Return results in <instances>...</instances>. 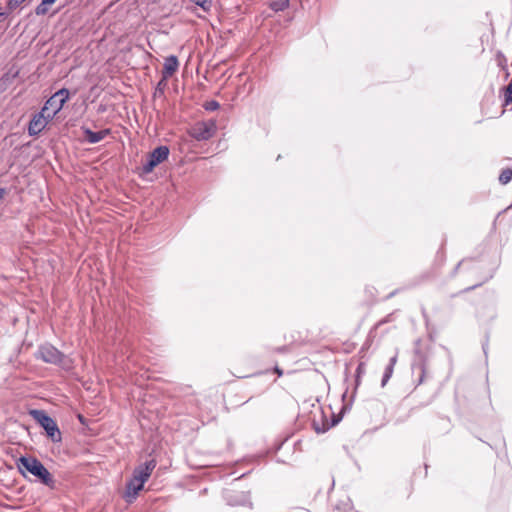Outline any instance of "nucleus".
Listing matches in <instances>:
<instances>
[{
    "label": "nucleus",
    "mask_w": 512,
    "mask_h": 512,
    "mask_svg": "<svg viewBox=\"0 0 512 512\" xmlns=\"http://www.w3.org/2000/svg\"><path fill=\"white\" fill-rule=\"evenodd\" d=\"M17 467L24 476L28 472L49 488L53 489L55 487V480L52 474L37 458L20 457L17 461Z\"/></svg>",
    "instance_id": "1"
},
{
    "label": "nucleus",
    "mask_w": 512,
    "mask_h": 512,
    "mask_svg": "<svg viewBox=\"0 0 512 512\" xmlns=\"http://www.w3.org/2000/svg\"><path fill=\"white\" fill-rule=\"evenodd\" d=\"M69 95V90L66 88L58 90L46 101L41 111L52 119L63 108Z\"/></svg>",
    "instance_id": "2"
},
{
    "label": "nucleus",
    "mask_w": 512,
    "mask_h": 512,
    "mask_svg": "<svg viewBox=\"0 0 512 512\" xmlns=\"http://www.w3.org/2000/svg\"><path fill=\"white\" fill-rule=\"evenodd\" d=\"M169 156V148L167 146H159L155 148L149 155L147 161L142 166L144 174L151 173L156 166L164 162Z\"/></svg>",
    "instance_id": "3"
},
{
    "label": "nucleus",
    "mask_w": 512,
    "mask_h": 512,
    "mask_svg": "<svg viewBox=\"0 0 512 512\" xmlns=\"http://www.w3.org/2000/svg\"><path fill=\"white\" fill-rule=\"evenodd\" d=\"M36 357L50 364H61L63 360V354L50 344L42 345L36 354Z\"/></svg>",
    "instance_id": "4"
},
{
    "label": "nucleus",
    "mask_w": 512,
    "mask_h": 512,
    "mask_svg": "<svg viewBox=\"0 0 512 512\" xmlns=\"http://www.w3.org/2000/svg\"><path fill=\"white\" fill-rule=\"evenodd\" d=\"M215 129L214 122H200L192 127L190 135L198 141L208 140L214 135Z\"/></svg>",
    "instance_id": "5"
},
{
    "label": "nucleus",
    "mask_w": 512,
    "mask_h": 512,
    "mask_svg": "<svg viewBox=\"0 0 512 512\" xmlns=\"http://www.w3.org/2000/svg\"><path fill=\"white\" fill-rule=\"evenodd\" d=\"M51 120L44 112L40 111L35 114L28 126V134L30 136L39 135L47 126L48 122Z\"/></svg>",
    "instance_id": "6"
},
{
    "label": "nucleus",
    "mask_w": 512,
    "mask_h": 512,
    "mask_svg": "<svg viewBox=\"0 0 512 512\" xmlns=\"http://www.w3.org/2000/svg\"><path fill=\"white\" fill-rule=\"evenodd\" d=\"M41 427L45 430L47 436L53 442H60L62 440L61 432L58 425L54 421V418H36Z\"/></svg>",
    "instance_id": "7"
},
{
    "label": "nucleus",
    "mask_w": 512,
    "mask_h": 512,
    "mask_svg": "<svg viewBox=\"0 0 512 512\" xmlns=\"http://www.w3.org/2000/svg\"><path fill=\"white\" fill-rule=\"evenodd\" d=\"M157 463L156 460L151 459L144 464L137 466L133 471V476L139 479L142 483H146L154 471Z\"/></svg>",
    "instance_id": "8"
},
{
    "label": "nucleus",
    "mask_w": 512,
    "mask_h": 512,
    "mask_svg": "<svg viewBox=\"0 0 512 512\" xmlns=\"http://www.w3.org/2000/svg\"><path fill=\"white\" fill-rule=\"evenodd\" d=\"M144 483L132 475L131 479L126 484L124 498L128 503H132L138 496L139 492L143 489Z\"/></svg>",
    "instance_id": "9"
},
{
    "label": "nucleus",
    "mask_w": 512,
    "mask_h": 512,
    "mask_svg": "<svg viewBox=\"0 0 512 512\" xmlns=\"http://www.w3.org/2000/svg\"><path fill=\"white\" fill-rule=\"evenodd\" d=\"M342 418H313L312 426L316 433H324L336 426Z\"/></svg>",
    "instance_id": "10"
},
{
    "label": "nucleus",
    "mask_w": 512,
    "mask_h": 512,
    "mask_svg": "<svg viewBox=\"0 0 512 512\" xmlns=\"http://www.w3.org/2000/svg\"><path fill=\"white\" fill-rule=\"evenodd\" d=\"M84 138L88 143L95 144L102 141L109 133V129L94 132L88 128L83 130Z\"/></svg>",
    "instance_id": "11"
},
{
    "label": "nucleus",
    "mask_w": 512,
    "mask_h": 512,
    "mask_svg": "<svg viewBox=\"0 0 512 512\" xmlns=\"http://www.w3.org/2000/svg\"><path fill=\"white\" fill-rule=\"evenodd\" d=\"M179 62L176 56H169L165 59L164 68L162 71L163 78L167 79L171 77L178 69Z\"/></svg>",
    "instance_id": "12"
},
{
    "label": "nucleus",
    "mask_w": 512,
    "mask_h": 512,
    "mask_svg": "<svg viewBox=\"0 0 512 512\" xmlns=\"http://www.w3.org/2000/svg\"><path fill=\"white\" fill-rule=\"evenodd\" d=\"M289 5V0H270L269 7L275 11H283Z\"/></svg>",
    "instance_id": "13"
},
{
    "label": "nucleus",
    "mask_w": 512,
    "mask_h": 512,
    "mask_svg": "<svg viewBox=\"0 0 512 512\" xmlns=\"http://www.w3.org/2000/svg\"><path fill=\"white\" fill-rule=\"evenodd\" d=\"M199 6L204 12H209L212 8V0H189Z\"/></svg>",
    "instance_id": "14"
},
{
    "label": "nucleus",
    "mask_w": 512,
    "mask_h": 512,
    "mask_svg": "<svg viewBox=\"0 0 512 512\" xmlns=\"http://www.w3.org/2000/svg\"><path fill=\"white\" fill-rule=\"evenodd\" d=\"M511 179H512V169L503 170L499 176V181L503 185L509 183L511 181Z\"/></svg>",
    "instance_id": "15"
},
{
    "label": "nucleus",
    "mask_w": 512,
    "mask_h": 512,
    "mask_svg": "<svg viewBox=\"0 0 512 512\" xmlns=\"http://www.w3.org/2000/svg\"><path fill=\"white\" fill-rule=\"evenodd\" d=\"M52 5V3H44V0L35 8V13L38 16L45 15L48 12V7Z\"/></svg>",
    "instance_id": "16"
},
{
    "label": "nucleus",
    "mask_w": 512,
    "mask_h": 512,
    "mask_svg": "<svg viewBox=\"0 0 512 512\" xmlns=\"http://www.w3.org/2000/svg\"><path fill=\"white\" fill-rule=\"evenodd\" d=\"M512 104V83H510L504 90V106Z\"/></svg>",
    "instance_id": "17"
},
{
    "label": "nucleus",
    "mask_w": 512,
    "mask_h": 512,
    "mask_svg": "<svg viewBox=\"0 0 512 512\" xmlns=\"http://www.w3.org/2000/svg\"><path fill=\"white\" fill-rule=\"evenodd\" d=\"M25 0H8L7 8L10 11L17 9Z\"/></svg>",
    "instance_id": "18"
},
{
    "label": "nucleus",
    "mask_w": 512,
    "mask_h": 512,
    "mask_svg": "<svg viewBox=\"0 0 512 512\" xmlns=\"http://www.w3.org/2000/svg\"><path fill=\"white\" fill-rule=\"evenodd\" d=\"M393 368L392 365H388L386 367V370H385V373L383 375V379H382V385L384 386L386 384V382L390 379L392 373H393Z\"/></svg>",
    "instance_id": "19"
},
{
    "label": "nucleus",
    "mask_w": 512,
    "mask_h": 512,
    "mask_svg": "<svg viewBox=\"0 0 512 512\" xmlns=\"http://www.w3.org/2000/svg\"><path fill=\"white\" fill-rule=\"evenodd\" d=\"M219 103L217 101H209L205 104V109L209 111H215L219 108Z\"/></svg>",
    "instance_id": "20"
},
{
    "label": "nucleus",
    "mask_w": 512,
    "mask_h": 512,
    "mask_svg": "<svg viewBox=\"0 0 512 512\" xmlns=\"http://www.w3.org/2000/svg\"><path fill=\"white\" fill-rule=\"evenodd\" d=\"M30 416H33V417H36V416H47V414L43 410L34 409V410L30 411Z\"/></svg>",
    "instance_id": "21"
},
{
    "label": "nucleus",
    "mask_w": 512,
    "mask_h": 512,
    "mask_svg": "<svg viewBox=\"0 0 512 512\" xmlns=\"http://www.w3.org/2000/svg\"><path fill=\"white\" fill-rule=\"evenodd\" d=\"M312 407L317 410L311 412L312 414H314V416H316L317 413L321 412L319 404H312Z\"/></svg>",
    "instance_id": "22"
},
{
    "label": "nucleus",
    "mask_w": 512,
    "mask_h": 512,
    "mask_svg": "<svg viewBox=\"0 0 512 512\" xmlns=\"http://www.w3.org/2000/svg\"><path fill=\"white\" fill-rule=\"evenodd\" d=\"M397 362V356H394L390 359V363L389 365H392V367H394V365L396 364Z\"/></svg>",
    "instance_id": "23"
},
{
    "label": "nucleus",
    "mask_w": 512,
    "mask_h": 512,
    "mask_svg": "<svg viewBox=\"0 0 512 512\" xmlns=\"http://www.w3.org/2000/svg\"><path fill=\"white\" fill-rule=\"evenodd\" d=\"M6 190L4 188H0V200L5 196Z\"/></svg>",
    "instance_id": "24"
},
{
    "label": "nucleus",
    "mask_w": 512,
    "mask_h": 512,
    "mask_svg": "<svg viewBox=\"0 0 512 512\" xmlns=\"http://www.w3.org/2000/svg\"><path fill=\"white\" fill-rule=\"evenodd\" d=\"M79 420H80V422H81L83 425H86V424H87V423H86L87 418L80 417V418H79Z\"/></svg>",
    "instance_id": "25"
},
{
    "label": "nucleus",
    "mask_w": 512,
    "mask_h": 512,
    "mask_svg": "<svg viewBox=\"0 0 512 512\" xmlns=\"http://www.w3.org/2000/svg\"><path fill=\"white\" fill-rule=\"evenodd\" d=\"M57 0H44V3H52L54 4Z\"/></svg>",
    "instance_id": "26"
},
{
    "label": "nucleus",
    "mask_w": 512,
    "mask_h": 512,
    "mask_svg": "<svg viewBox=\"0 0 512 512\" xmlns=\"http://www.w3.org/2000/svg\"><path fill=\"white\" fill-rule=\"evenodd\" d=\"M275 371L278 373L279 376L282 375V371L278 367L275 368Z\"/></svg>",
    "instance_id": "27"
}]
</instances>
